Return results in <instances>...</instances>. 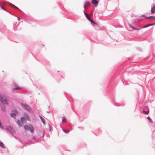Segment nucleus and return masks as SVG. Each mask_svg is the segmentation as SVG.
I'll return each mask as SVG.
<instances>
[{
  "label": "nucleus",
  "mask_w": 155,
  "mask_h": 155,
  "mask_svg": "<svg viewBox=\"0 0 155 155\" xmlns=\"http://www.w3.org/2000/svg\"><path fill=\"white\" fill-rule=\"evenodd\" d=\"M27 120L29 121L30 118L26 114L25 117H22L21 118V120H18V121L17 124L20 127H21L22 126V124L25 123Z\"/></svg>",
  "instance_id": "1"
},
{
  "label": "nucleus",
  "mask_w": 155,
  "mask_h": 155,
  "mask_svg": "<svg viewBox=\"0 0 155 155\" xmlns=\"http://www.w3.org/2000/svg\"><path fill=\"white\" fill-rule=\"evenodd\" d=\"M0 101L2 103L7 104L8 103V101L6 97L3 95L0 96Z\"/></svg>",
  "instance_id": "2"
},
{
  "label": "nucleus",
  "mask_w": 155,
  "mask_h": 155,
  "mask_svg": "<svg viewBox=\"0 0 155 155\" xmlns=\"http://www.w3.org/2000/svg\"><path fill=\"white\" fill-rule=\"evenodd\" d=\"M24 127L25 130H29L31 133H33L34 131V128L31 125H25L24 126Z\"/></svg>",
  "instance_id": "3"
},
{
  "label": "nucleus",
  "mask_w": 155,
  "mask_h": 155,
  "mask_svg": "<svg viewBox=\"0 0 155 155\" xmlns=\"http://www.w3.org/2000/svg\"><path fill=\"white\" fill-rule=\"evenodd\" d=\"M7 130L9 131L12 133H14L15 132V130L11 126H8L6 128Z\"/></svg>",
  "instance_id": "4"
},
{
  "label": "nucleus",
  "mask_w": 155,
  "mask_h": 155,
  "mask_svg": "<svg viewBox=\"0 0 155 155\" xmlns=\"http://www.w3.org/2000/svg\"><path fill=\"white\" fill-rule=\"evenodd\" d=\"M13 87H12V90H20L21 89V88L18 87L17 84L14 83L12 85Z\"/></svg>",
  "instance_id": "5"
},
{
  "label": "nucleus",
  "mask_w": 155,
  "mask_h": 155,
  "mask_svg": "<svg viewBox=\"0 0 155 155\" xmlns=\"http://www.w3.org/2000/svg\"><path fill=\"white\" fill-rule=\"evenodd\" d=\"M22 107H24V108L28 110L29 111H30L31 110V108L30 107L28 106L27 105L22 104Z\"/></svg>",
  "instance_id": "6"
},
{
  "label": "nucleus",
  "mask_w": 155,
  "mask_h": 155,
  "mask_svg": "<svg viewBox=\"0 0 155 155\" xmlns=\"http://www.w3.org/2000/svg\"><path fill=\"white\" fill-rule=\"evenodd\" d=\"M90 5V3L89 2H86L84 4V8L86 9L88 6H89Z\"/></svg>",
  "instance_id": "7"
},
{
  "label": "nucleus",
  "mask_w": 155,
  "mask_h": 155,
  "mask_svg": "<svg viewBox=\"0 0 155 155\" xmlns=\"http://www.w3.org/2000/svg\"><path fill=\"white\" fill-rule=\"evenodd\" d=\"M17 113V111L15 110L14 111H13V113L11 114V115L12 117L14 118H15L16 116V114Z\"/></svg>",
  "instance_id": "8"
},
{
  "label": "nucleus",
  "mask_w": 155,
  "mask_h": 155,
  "mask_svg": "<svg viewBox=\"0 0 155 155\" xmlns=\"http://www.w3.org/2000/svg\"><path fill=\"white\" fill-rule=\"evenodd\" d=\"M91 3L95 5V6H96L98 4V2L96 0H92L91 1Z\"/></svg>",
  "instance_id": "9"
},
{
  "label": "nucleus",
  "mask_w": 155,
  "mask_h": 155,
  "mask_svg": "<svg viewBox=\"0 0 155 155\" xmlns=\"http://www.w3.org/2000/svg\"><path fill=\"white\" fill-rule=\"evenodd\" d=\"M151 12L152 14H153L155 13V5H154L153 7L152 8Z\"/></svg>",
  "instance_id": "10"
},
{
  "label": "nucleus",
  "mask_w": 155,
  "mask_h": 155,
  "mask_svg": "<svg viewBox=\"0 0 155 155\" xmlns=\"http://www.w3.org/2000/svg\"><path fill=\"white\" fill-rule=\"evenodd\" d=\"M130 28H132L134 30H140L139 29L135 28V27H134V26H132V25H130Z\"/></svg>",
  "instance_id": "11"
},
{
  "label": "nucleus",
  "mask_w": 155,
  "mask_h": 155,
  "mask_svg": "<svg viewBox=\"0 0 155 155\" xmlns=\"http://www.w3.org/2000/svg\"><path fill=\"white\" fill-rule=\"evenodd\" d=\"M154 24H149V25H147L145 26H143L142 28H146L147 27H148V26H151V25H153Z\"/></svg>",
  "instance_id": "12"
},
{
  "label": "nucleus",
  "mask_w": 155,
  "mask_h": 155,
  "mask_svg": "<svg viewBox=\"0 0 155 155\" xmlns=\"http://www.w3.org/2000/svg\"><path fill=\"white\" fill-rule=\"evenodd\" d=\"M143 113L144 114H149V110H148L147 111H145L144 110H143Z\"/></svg>",
  "instance_id": "13"
},
{
  "label": "nucleus",
  "mask_w": 155,
  "mask_h": 155,
  "mask_svg": "<svg viewBox=\"0 0 155 155\" xmlns=\"http://www.w3.org/2000/svg\"><path fill=\"white\" fill-rule=\"evenodd\" d=\"M66 120L65 117H63L62 118V122L63 123L66 122Z\"/></svg>",
  "instance_id": "14"
},
{
  "label": "nucleus",
  "mask_w": 155,
  "mask_h": 155,
  "mask_svg": "<svg viewBox=\"0 0 155 155\" xmlns=\"http://www.w3.org/2000/svg\"><path fill=\"white\" fill-rule=\"evenodd\" d=\"M147 18H151L152 19H155V17L153 16H150L149 17H147Z\"/></svg>",
  "instance_id": "15"
},
{
  "label": "nucleus",
  "mask_w": 155,
  "mask_h": 155,
  "mask_svg": "<svg viewBox=\"0 0 155 155\" xmlns=\"http://www.w3.org/2000/svg\"><path fill=\"white\" fill-rule=\"evenodd\" d=\"M0 146L2 147H4V144L3 143L0 142Z\"/></svg>",
  "instance_id": "16"
},
{
  "label": "nucleus",
  "mask_w": 155,
  "mask_h": 155,
  "mask_svg": "<svg viewBox=\"0 0 155 155\" xmlns=\"http://www.w3.org/2000/svg\"><path fill=\"white\" fill-rule=\"evenodd\" d=\"M0 127L3 129H4L2 125V123L1 120H0Z\"/></svg>",
  "instance_id": "17"
},
{
  "label": "nucleus",
  "mask_w": 155,
  "mask_h": 155,
  "mask_svg": "<svg viewBox=\"0 0 155 155\" xmlns=\"http://www.w3.org/2000/svg\"><path fill=\"white\" fill-rule=\"evenodd\" d=\"M63 131L65 133H68L69 132V131L68 130H63Z\"/></svg>",
  "instance_id": "18"
},
{
  "label": "nucleus",
  "mask_w": 155,
  "mask_h": 155,
  "mask_svg": "<svg viewBox=\"0 0 155 155\" xmlns=\"http://www.w3.org/2000/svg\"><path fill=\"white\" fill-rule=\"evenodd\" d=\"M147 119L151 122H152V120L150 117H148L147 118Z\"/></svg>",
  "instance_id": "19"
},
{
  "label": "nucleus",
  "mask_w": 155,
  "mask_h": 155,
  "mask_svg": "<svg viewBox=\"0 0 155 155\" xmlns=\"http://www.w3.org/2000/svg\"><path fill=\"white\" fill-rule=\"evenodd\" d=\"M89 21L91 23H93V22H94V21L92 20V19H90V20H89Z\"/></svg>",
  "instance_id": "20"
},
{
  "label": "nucleus",
  "mask_w": 155,
  "mask_h": 155,
  "mask_svg": "<svg viewBox=\"0 0 155 155\" xmlns=\"http://www.w3.org/2000/svg\"><path fill=\"white\" fill-rule=\"evenodd\" d=\"M0 4H1V5L2 7V5H4L5 3L4 2H1Z\"/></svg>",
  "instance_id": "21"
},
{
  "label": "nucleus",
  "mask_w": 155,
  "mask_h": 155,
  "mask_svg": "<svg viewBox=\"0 0 155 155\" xmlns=\"http://www.w3.org/2000/svg\"><path fill=\"white\" fill-rule=\"evenodd\" d=\"M87 19L89 21L90 20V19H91V18H90V17L88 15V17H87Z\"/></svg>",
  "instance_id": "22"
},
{
  "label": "nucleus",
  "mask_w": 155,
  "mask_h": 155,
  "mask_svg": "<svg viewBox=\"0 0 155 155\" xmlns=\"http://www.w3.org/2000/svg\"><path fill=\"white\" fill-rule=\"evenodd\" d=\"M84 15H86V17H88V15H87L86 13H84Z\"/></svg>",
  "instance_id": "23"
},
{
  "label": "nucleus",
  "mask_w": 155,
  "mask_h": 155,
  "mask_svg": "<svg viewBox=\"0 0 155 155\" xmlns=\"http://www.w3.org/2000/svg\"><path fill=\"white\" fill-rule=\"evenodd\" d=\"M14 7L15 8H17V9H19V8H18L16 6H15V5H14Z\"/></svg>",
  "instance_id": "24"
},
{
  "label": "nucleus",
  "mask_w": 155,
  "mask_h": 155,
  "mask_svg": "<svg viewBox=\"0 0 155 155\" xmlns=\"http://www.w3.org/2000/svg\"><path fill=\"white\" fill-rule=\"evenodd\" d=\"M14 7L15 8H17V9H19V8H18L16 6H15V5H14Z\"/></svg>",
  "instance_id": "25"
},
{
  "label": "nucleus",
  "mask_w": 155,
  "mask_h": 155,
  "mask_svg": "<svg viewBox=\"0 0 155 155\" xmlns=\"http://www.w3.org/2000/svg\"><path fill=\"white\" fill-rule=\"evenodd\" d=\"M93 23H94V24L95 25H97V23L95 22L94 21V22H93Z\"/></svg>",
  "instance_id": "26"
},
{
  "label": "nucleus",
  "mask_w": 155,
  "mask_h": 155,
  "mask_svg": "<svg viewBox=\"0 0 155 155\" xmlns=\"http://www.w3.org/2000/svg\"><path fill=\"white\" fill-rule=\"evenodd\" d=\"M10 4V5H11L12 6L14 7V5H13V4Z\"/></svg>",
  "instance_id": "27"
},
{
  "label": "nucleus",
  "mask_w": 155,
  "mask_h": 155,
  "mask_svg": "<svg viewBox=\"0 0 155 155\" xmlns=\"http://www.w3.org/2000/svg\"><path fill=\"white\" fill-rule=\"evenodd\" d=\"M18 20H20V18H18Z\"/></svg>",
  "instance_id": "28"
},
{
  "label": "nucleus",
  "mask_w": 155,
  "mask_h": 155,
  "mask_svg": "<svg viewBox=\"0 0 155 155\" xmlns=\"http://www.w3.org/2000/svg\"><path fill=\"white\" fill-rule=\"evenodd\" d=\"M92 14H91L90 15V16H92Z\"/></svg>",
  "instance_id": "29"
},
{
  "label": "nucleus",
  "mask_w": 155,
  "mask_h": 155,
  "mask_svg": "<svg viewBox=\"0 0 155 155\" xmlns=\"http://www.w3.org/2000/svg\"><path fill=\"white\" fill-rule=\"evenodd\" d=\"M48 112V113H49V112Z\"/></svg>",
  "instance_id": "30"
}]
</instances>
